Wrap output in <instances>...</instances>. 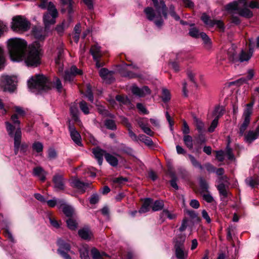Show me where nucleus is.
<instances>
[{
    "instance_id": "64",
    "label": "nucleus",
    "mask_w": 259,
    "mask_h": 259,
    "mask_svg": "<svg viewBox=\"0 0 259 259\" xmlns=\"http://www.w3.org/2000/svg\"><path fill=\"white\" fill-rule=\"evenodd\" d=\"M91 253L93 259H102V255L99 251L95 248L91 250Z\"/></svg>"
},
{
    "instance_id": "27",
    "label": "nucleus",
    "mask_w": 259,
    "mask_h": 259,
    "mask_svg": "<svg viewBox=\"0 0 259 259\" xmlns=\"http://www.w3.org/2000/svg\"><path fill=\"white\" fill-rule=\"evenodd\" d=\"M186 212L190 218L192 220L193 223H200L201 219L200 217L198 216V214L194 210H187Z\"/></svg>"
},
{
    "instance_id": "26",
    "label": "nucleus",
    "mask_w": 259,
    "mask_h": 259,
    "mask_svg": "<svg viewBox=\"0 0 259 259\" xmlns=\"http://www.w3.org/2000/svg\"><path fill=\"white\" fill-rule=\"evenodd\" d=\"M244 138L246 143L251 144L258 138V136L253 131H249L246 134L244 135Z\"/></svg>"
},
{
    "instance_id": "62",
    "label": "nucleus",
    "mask_w": 259,
    "mask_h": 259,
    "mask_svg": "<svg viewBox=\"0 0 259 259\" xmlns=\"http://www.w3.org/2000/svg\"><path fill=\"white\" fill-rule=\"evenodd\" d=\"M139 126L144 133H146V120L145 118H138L137 119Z\"/></svg>"
},
{
    "instance_id": "37",
    "label": "nucleus",
    "mask_w": 259,
    "mask_h": 259,
    "mask_svg": "<svg viewBox=\"0 0 259 259\" xmlns=\"http://www.w3.org/2000/svg\"><path fill=\"white\" fill-rule=\"evenodd\" d=\"M121 74L123 77L130 78H135L138 76L137 73L133 72L132 71L128 70L126 68H125L121 71Z\"/></svg>"
},
{
    "instance_id": "63",
    "label": "nucleus",
    "mask_w": 259,
    "mask_h": 259,
    "mask_svg": "<svg viewBox=\"0 0 259 259\" xmlns=\"http://www.w3.org/2000/svg\"><path fill=\"white\" fill-rule=\"evenodd\" d=\"M14 109L15 112H16V114H17V116H20V117H23L26 114V111L24 110V109L20 106H15Z\"/></svg>"
},
{
    "instance_id": "56",
    "label": "nucleus",
    "mask_w": 259,
    "mask_h": 259,
    "mask_svg": "<svg viewBox=\"0 0 259 259\" xmlns=\"http://www.w3.org/2000/svg\"><path fill=\"white\" fill-rule=\"evenodd\" d=\"M32 149L37 153L40 152L43 149V145L39 142H34L32 145Z\"/></svg>"
},
{
    "instance_id": "20",
    "label": "nucleus",
    "mask_w": 259,
    "mask_h": 259,
    "mask_svg": "<svg viewBox=\"0 0 259 259\" xmlns=\"http://www.w3.org/2000/svg\"><path fill=\"white\" fill-rule=\"evenodd\" d=\"M33 174L35 176L38 177L41 181L44 182L45 181L47 172L42 167H36L34 168Z\"/></svg>"
},
{
    "instance_id": "2",
    "label": "nucleus",
    "mask_w": 259,
    "mask_h": 259,
    "mask_svg": "<svg viewBox=\"0 0 259 259\" xmlns=\"http://www.w3.org/2000/svg\"><path fill=\"white\" fill-rule=\"evenodd\" d=\"M152 1L155 11L147 7V18L150 21H153L157 27L161 28L164 23L162 15L165 19L167 18V7L163 1L160 2L157 0H152Z\"/></svg>"
},
{
    "instance_id": "42",
    "label": "nucleus",
    "mask_w": 259,
    "mask_h": 259,
    "mask_svg": "<svg viewBox=\"0 0 259 259\" xmlns=\"http://www.w3.org/2000/svg\"><path fill=\"white\" fill-rule=\"evenodd\" d=\"M147 147L150 149L155 150H157L159 146L158 144L155 141H153L151 138L147 137Z\"/></svg>"
},
{
    "instance_id": "51",
    "label": "nucleus",
    "mask_w": 259,
    "mask_h": 259,
    "mask_svg": "<svg viewBox=\"0 0 259 259\" xmlns=\"http://www.w3.org/2000/svg\"><path fill=\"white\" fill-rule=\"evenodd\" d=\"M219 122V117H215L212 121L210 125L208 128V132L210 133H213L217 127Z\"/></svg>"
},
{
    "instance_id": "13",
    "label": "nucleus",
    "mask_w": 259,
    "mask_h": 259,
    "mask_svg": "<svg viewBox=\"0 0 259 259\" xmlns=\"http://www.w3.org/2000/svg\"><path fill=\"white\" fill-rule=\"evenodd\" d=\"M113 74V71H110L105 68H101L99 70L100 76L108 83H111L114 80Z\"/></svg>"
},
{
    "instance_id": "50",
    "label": "nucleus",
    "mask_w": 259,
    "mask_h": 259,
    "mask_svg": "<svg viewBox=\"0 0 259 259\" xmlns=\"http://www.w3.org/2000/svg\"><path fill=\"white\" fill-rule=\"evenodd\" d=\"M105 125L106 127L111 130H115L116 129V125L114 120L111 119H107L105 121Z\"/></svg>"
},
{
    "instance_id": "5",
    "label": "nucleus",
    "mask_w": 259,
    "mask_h": 259,
    "mask_svg": "<svg viewBox=\"0 0 259 259\" xmlns=\"http://www.w3.org/2000/svg\"><path fill=\"white\" fill-rule=\"evenodd\" d=\"M30 28V22L24 16L21 15L13 17L11 23L12 30L18 33L27 31Z\"/></svg>"
},
{
    "instance_id": "49",
    "label": "nucleus",
    "mask_w": 259,
    "mask_h": 259,
    "mask_svg": "<svg viewBox=\"0 0 259 259\" xmlns=\"http://www.w3.org/2000/svg\"><path fill=\"white\" fill-rule=\"evenodd\" d=\"M61 250L64 251L65 252H68L70 250V244L68 243L62 241L60 243L59 248L58 249V253L60 252Z\"/></svg>"
},
{
    "instance_id": "6",
    "label": "nucleus",
    "mask_w": 259,
    "mask_h": 259,
    "mask_svg": "<svg viewBox=\"0 0 259 259\" xmlns=\"http://www.w3.org/2000/svg\"><path fill=\"white\" fill-rule=\"evenodd\" d=\"M58 13L55 5L52 2L49 3L48 12L44 15L43 21L45 28H48L51 25L56 23V19L58 17Z\"/></svg>"
},
{
    "instance_id": "44",
    "label": "nucleus",
    "mask_w": 259,
    "mask_h": 259,
    "mask_svg": "<svg viewBox=\"0 0 259 259\" xmlns=\"http://www.w3.org/2000/svg\"><path fill=\"white\" fill-rule=\"evenodd\" d=\"M161 98L162 101L164 103H167L170 100V93L168 90L163 89L162 91Z\"/></svg>"
},
{
    "instance_id": "30",
    "label": "nucleus",
    "mask_w": 259,
    "mask_h": 259,
    "mask_svg": "<svg viewBox=\"0 0 259 259\" xmlns=\"http://www.w3.org/2000/svg\"><path fill=\"white\" fill-rule=\"evenodd\" d=\"M217 189L221 196H223L224 198H227L228 196V192L226 189V185L224 183H220L219 185L217 186Z\"/></svg>"
},
{
    "instance_id": "1",
    "label": "nucleus",
    "mask_w": 259,
    "mask_h": 259,
    "mask_svg": "<svg viewBox=\"0 0 259 259\" xmlns=\"http://www.w3.org/2000/svg\"><path fill=\"white\" fill-rule=\"evenodd\" d=\"M8 48L11 60L20 62L24 60L28 66L36 67L40 63L41 46L37 41L33 42L27 49V43L20 38H10Z\"/></svg>"
},
{
    "instance_id": "10",
    "label": "nucleus",
    "mask_w": 259,
    "mask_h": 259,
    "mask_svg": "<svg viewBox=\"0 0 259 259\" xmlns=\"http://www.w3.org/2000/svg\"><path fill=\"white\" fill-rule=\"evenodd\" d=\"M58 206L61 209L64 214L69 218H71L74 214V209L72 206L66 204L63 200H58Z\"/></svg>"
},
{
    "instance_id": "35",
    "label": "nucleus",
    "mask_w": 259,
    "mask_h": 259,
    "mask_svg": "<svg viewBox=\"0 0 259 259\" xmlns=\"http://www.w3.org/2000/svg\"><path fill=\"white\" fill-rule=\"evenodd\" d=\"M164 207V202L161 200H157L155 201L151 206L152 211H157L162 210Z\"/></svg>"
},
{
    "instance_id": "31",
    "label": "nucleus",
    "mask_w": 259,
    "mask_h": 259,
    "mask_svg": "<svg viewBox=\"0 0 259 259\" xmlns=\"http://www.w3.org/2000/svg\"><path fill=\"white\" fill-rule=\"evenodd\" d=\"M169 175L171 178V180L169 181L171 187L175 189L176 190H179V188L177 183L178 179L176 174L173 171H170Z\"/></svg>"
},
{
    "instance_id": "21",
    "label": "nucleus",
    "mask_w": 259,
    "mask_h": 259,
    "mask_svg": "<svg viewBox=\"0 0 259 259\" xmlns=\"http://www.w3.org/2000/svg\"><path fill=\"white\" fill-rule=\"evenodd\" d=\"M239 4H243L244 7H249L251 9H259V3L256 1H251L248 2L247 0H238Z\"/></svg>"
},
{
    "instance_id": "12",
    "label": "nucleus",
    "mask_w": 259,
    "mask_h": 259,
    "mask_svg": "<svg viewBox=\"0 0 259 259\" xmlns=\"http://www.w3.org/2000/svg\"><path fill=\"white\" fill-rule=\"evenodd\" d=\"M53 182L55 185V188L60 190H63L65 189V182L63 177L62 175L56 174L53 178Z\"/></svg>"
},
{
    "instance_id": "9",
    "label": "nucleus",
    "mask_w": 259,
    "mask_h": 259,
    "mask_svg": "<svg viewBox=\"0 0 259 259\" xmlns=\"http://www.w3.org/2000/svg\"><path fill=\"white\" fill-rule=\"evenodd\" d=\"M59 73L63 76L65 81L71 82L76 75L82 74V71L73 65L71 66L69 70H66L64 74L63 72Z\"/></svg>"
},
{
    "instance_id": "34",
    "label": "nucleus",
    "mask_w": 259,
    "mask_h": 259,
    "mask_svg": "<svg viewBox=\"0 0 259 259\" xmlns=\"http://www.w3.org/2000/svg\"><path fill=\"white\" fill-rule=\"evenodd\" d=\"M128 134L130 137L135 141H140L142 143H146V137L144 135H140L137 137L136 134L131 130H128Z\"/></svg>"
},
{
    "instance_id": "11",
    "label": "nucleus",
    "mask_w": 259,
    "mask_h": 259,
    "mask_svg": "<svg viewBox=\"0 0 259 259\" xmlns=\"http://www.w3.org/2000/svg\"><path fill=\"white\" fill-rule=\"evenodd\" d=\"M90 183H83L77 179H74L71 182V186L74 188H77L81 193H83L87 188L90 187Z\"/></svg>"
},
{
    "instance_id": "32",
    "label": "nucleus",
    "mask_w": 259,
    "mask_h": 259,
    "mask_svg": "<svg viewBox=\"0 0 259 259\" xmlns=\"http://www.w3.org/2000/svg\"><path fill=\"white\" fill-rule=\"evenodd\" d=\"M106 161L112 166H116L118 164V160L114 155L107 153L105 155Z\"/></svg>"
},
{
    "instance_id": "28",
    "label": "nucleus",
    "mask_w": 259,
    "mask_h": 259,
    "mask_svg": "<svg viewBox=\"0 0 259 259\" xmlns=\"http://www.w3.org/2000/svg\"><path fill=\"white\" fill-rule=\"evenodd\" d=\"M206 132H198V134L195 137L196 143L201 145L206 143L207 140L205 136Z\"/></svg>"
},
{
    "instance_id": "14",
    "label": "nucleus",
    "mask_w": 259,
    "mask_h": 259,
    "mask_svg": "<svg viewBox=\"0 0 259 259\" xmlns=\"http://www.w3.org/2000/svg\"><path fill=\"white\" fill-rule=\"evenodd\" d=\"M69 130L72 140L78 146H82L81 137L73 125H69Z\"/></svg>"
},
{
    "instance_id": "16",
    "label": "nucleus",
    "mask_w": 259,
    "mask_h": 259,
    "mask_svg": "<svg viewBox=\"0 0 259 259\" xmlns=\"http://www.w3.org/2000/svg\"><path fill=\"white\" fill-rule=\"evenodd\" d=\"M79 236L83 239L90 240L93 237V234L90 229L88 227H84L78 232Z\"/></svg>"
},
{
    "instance_id": "36",
    "label": "nucleus",
    "mask_w": 259,
    "mask_h": 259,
    "mask_svg": "<svg viewBox=\"0 0 259 259\" xmlns=\"http://www.w3.org/2000/svg\"><path fill=\"white\" fill-rule=\"evenodd\" d=\"M194 122L196 129L198 132H206L204 123L200 119L195 117Z\"/></svg>"
},
{
    "instance_id": "58",
    "label": "nucleus",
    "mask_w": 259,
    "mask_h": 259,
    "mask_svg": "<svg viewBox=\"0 0 259 259\" xmlns=\"http://www.w3.org/2000/svg\"><path fill=\"white\" fill-rule=\"evenodd\" d=\"M85 96L88 98L89 100L92 103L94 101V96L92 92L91 87L90 84L87 85V90Z\"/></svg>"
},
{
    "instance_id": "25",
    "label": "nucleus",
    "mask_w": 259,
    "mask_h": 259,
    "mask_svg": "<svg viewBox=\"0 0 259 259\" xmlns=\"http://www.w3.org/2000/svg\"><path fill=\"white\" fill-rule=\"evenodd\" d=\"M238 14L241 16L246 18H250L253 16V13L250 11L248 7L243 8H239L238 10Z\"/></svg>"
},
{
    "instance_id": "19",
    "label": "nucleus",
    "mask_w": 259,
    "mask_h": 259,
    "mask_svg": "<svg viewBox=\"0 0 259 259\" xmlns=\"http://www.w3.org/2000/svg\"><path fill=\"white\" fill-rule=\"evenodd\" d=\"M186 236L184 234H180L174 240V248L185 247L184 243L186 240Z\"/></svg>"
},
{
    "instance_id": "38",
    "label": "nucleus",
    "mask_w": 259,
    "mask_h": 259,
    "mask_svg": "<svg viewBox=\"0 0 259 259\" xmlns=\"http://www.w3.org/2000/svg\"><path fill=\"white\" fill-rule=\"evenodd\" d=\"M68 228L71 230H75L77 228V222L76 220L72 218H69L66 220Z\"/></svg>"
},
{
    "instance_id": "4",
    "label": "nucleus",
    "mask_w": 259,
    "mask_h": 259,
    "mask_svg": "<svg viewBox=\"0 0 259 259\" xmlns=\"http://www.w3.org/2000/svg\"><path fill=\"white\" fill-rule=\"evenodd\" d=\"M28 86L30 90L36 89L39 91H47L51 89L48 78L40 74L32 77L28 81Z\"/></svg>"
},
{
    "instance_id": "24",
    "label": "nucleus",
    "mask_w": 259,
    "mask_h": 259,
    "mask_svg": "<svg viewBox=\"0 0 259 259\" xmlns=\"http://www.w3.org/2000/svg\"><path fill=\"white\" fill-rule=\"evenodd\" d=\"M44 31L41 28L35 27L32 29V34L38 40H43L45 39V35L44 34Z\"/></svg>"
},
{
    "instance_id": "41",
    "label": "nucleus",
    "mask_w": 259,
    "mask_h": 259,
    "mask_svg": "<svg viewBox=\"0 0 259 259\" xmlns=\"http://www.w3.org/2000/svg\"><path fill=\"white\" fill-rule=\"evenodd\" d=\"M201 20L204 22V23L208 25L210 27L214 26V23H213V20L210 19V17L206 15L205 13H203L201 17Z\"/></svg>"
},
{
    "instance_id": "40",
    "label": "nucleus",
    "mask_w": 259,
    "mask_h": 259,
    "mask_svg": "<svg viewBox=\"0 0 259 259\" xmlns=\"http://www.w3.org/2000/svg\"><path fill=\"white\" fill-rule=\"evenodd\" d=\"M199 186L203 192H208L209 186L206 181L203 178H200L199 180Z\"/></svg>"
},
{
    "instance_id": "8",
    "label": "nucleus",
    "mask_w": 259,
    "mask_h": 259,
    "mask_svg": "<svg viewBox=\"0 0 259 259\" xmlns=\"http://www.w3.org/2000/svg\"><path fill=\"white\" fill-rule=\"evenodd\" d=\"M16 78L7 75H2L0 78V87L5 91L12 92L15 87Z\"/></svg>"
},
{
    "instance_id": "52",
    "label": "nucleus",
    "mask_w": 259,
    "mask_h": 259,
    "mask_svg": "<svg viewBox=\"0 0 259 259\" xmlns=\"http://www.w3.org/2000/svg\"><path fill=\"white\" fill-rule=\"evenodd\" d=\"M79 107L80 110L83 112L85 114H88L90 113L89 107L87 104V103L84 101H82L79 103Z\"/></svg>"
},
{
    "instance_id": "45",
    "label": "nucleus",
    "mask_w": 259,
    "mask_h": 259,
    "mask_svg": "<svg viewBox=\"0 0 259 259\" xmlns=\"http://www.w3.org/2000/svg\"><path fill=\"white\" fill-rule=\"evenodd\" d=\"M68 22L63 21L61 24L57 26L56 30L59 34L61 35L63 34L64 30L68 27Z\"/></svg>"
},
{
    "instance_id": "57",
    "label": "nucleus",
    "mask_w": 259,
    "mask_h": 259,
    "mask_svg": "<svg viewBox=\"0 0 259 259\" xmlns=\"http://www.w3.org/2000/svg\"><path fill=\"white\" fill-rule=\"evenodd\" d=\"M247 81L248 80L246 77H241L236 80L231 82V84L233 85L240 86L243 84L247 83Z\"/></svg>"
},
{
    "instance_id": "61",
    "label": "nucleus",
    "mask_w": 259,
    "mask_h": 259,
    "mask_svg": "<svg viewBox=\"0 0 259 259\" xmlns=\"http://www.w3.org/2000/svg\"><path fill=\"white\" fill-rule=\"evenodd\" d=\"M213 23H214V26L215 25H217V27L220 29L221 31H224L225 30V24L223 21L222 20H213Z\"/></svg>"
},
{
    "instance_id": "18",
    "label": "nucleus",
    "mask_w": 259,
    "mask_h": 259,
    "mask_svg": "<svg viewBox=\"0 0 259 259\" xmlns=\"http://www.w3.org/2000/svg\"><path fill=\"white\" fill-rule=\"evenodd\" d=\"M11 119L13 122V123L14 124V125H13L12 123H10L8 121H7L5 122L6 126V130H7V127L8 126V124H11L12 127H13L12 129L13 131V133H15L17 132V128L19 127L20 130L21 131V128L20 126V121L18 120V117L17 116V114H13L11 116Z\"/></svg>"
},
{
    "instance_id": "60",
    "label": "nucleus",
    "mask_w": 259,
    "mask_h": 259,
    "mask_svg": "<svg viewBox=\"0 0 259 259\" xmlns=\"http://www.w3.org/2000/svg\"><path fill=\"white\" fill-rule=\"evenodd\" d=\"M70 110L72 116L74 118H77L78 114V110L77 105L75 104L71 105Z\"/></svg>"
},
{
    "instance_id": "39",
    "label": "nucleus",
    "mask_w": 259,
    "mask_h": 259,
    "mask_svg": "<svg viewBox=\"0 0 259 259\" xmlns=\"http://www.w3.org/2000/svg\"><path fill=\"white\" fill-rule=\"evenodd\" d=\"M183 141L185 145L189 149H192L193 148V139L191 136L185 135L183 137Z\"/></svg>"
},
{
    "instance_id": "29",
    "label": "nucleus",
    "mask_w": 259,
    "mask_h": 259,
    "mask_svg": "<svg viewBox=\"0 0 259 259\" xmlns=\"http://www.w3.org/2000/svg\"><path fill=\"white\" fill-rule=\"evenodd\" d=\"M245 181L251 188H254L259 185V176H256L255 178L249 177L246 179Z\"/></svg>"
},
{
    "instance_id": "7",
    "label": "nucleus",
    "mask_w": 259,
    "mask_h": 259,
    "mask_svg": "<svg viewBox=\"0 0 259 259\" xmlns=\"http://www.w3.org/2000/svg\"><path fill=\"white\" fill-rule=\"evenodd\" d=\"M253 113V108L245 106L243 111L242 117L243 118V122L239 127V134L240 136H243L245 131L248 126L251 119V116Z\"/></svg>"
},
{
    "instance_id": "43",
    "label": "nucleus",
    "mask_w": 259,
    "mask_h": 259,
    "mask_svg": "<svg viewBox=\"0 0 259 259\" xmlns=\"http://www.w3.org/2000/svg\"><path fill=\"white\" fill-rule=\"evenodd\" d=\"M225 111V108L223 107H221L219 105L217 106L213 111V115L219 117V119L224 115Z\"/></svg>"
},
{
    "instance_id": "53",
    "label": "nucleus",
    "mask_w": 259,
    "mask_h": 259,
    "mask_svg": "<svg viewBox=\"0 0 259 259\" xmlns=\"http://www.w3.org/2000/svg\"><path fill=\"white\" fill-rule=\"evenodd\" d=\"M145 212H146V199L143 202L142 207H141L140 209L138 211H137L136 210L132 211H131L130 212V213L132 217H134L137 213L142 214L143 213H145Z\"/></svg>"
},
{
    "instance_id": "54",
    "label": "nucleus",
    "mask_w": 259,
    "mask_h": 259,
    "mask_svg": "<svg viewBox=\"0 0 259 259\" xmlns=\"http://www.w3.org/2000/svg\"><path fill=\"white\" fill-rule=\"evenodd\" d=\"M199 31L196 27L191 28L189 30V34L192 37L198 38L199 37Z\"/></svg>"
},
{
    "instance_id": "48",
    "label": "nucleus",
    "mask_w": 259,
    "mask_h": 259,
    "mask_svg": "<svg viewBox=\"0 0 259 259\" xmlns=\"http://www.w3.org/2000/svg\"><path fill=\"white\" fill-rule=\"evenodd\" d=\"M225 9L228 11H234V10H239L238 8V3L237 2L234 1L232 3H230L229 4H227L226 7Z\"/></svg>"
},
{
    "instance_id": "46",
    "label": "nucleus",
    "mask_w": 259,
    "mask_h": 259,
    "mask_svg": "<svg viewBox=\"0 0 259 259\" xmlns=\"http://www.w3.org/2000/svg\"><path fill=\"white\" fill-rule=\"evenodd\" d=\"M189 158L193 166L199 168L200 170L203 169V166L193 155L189 154Z\"/></svg>"
},
{
    "instance_id": "22",
    "label": "nucleus",
    "mask_w": 259,
    "mask_h": 259,
    "mask_svg": "<svg viewBox=\"0 0 259 259\" xmlns=\"http://www.w3.org/2000/svg\"><path fill=\"white\" fill-rule=\"evenodd\" d=\"M90 52L95 60L99 59L102 56L100 47L97 45L91 47Z\"/></svg>"
},
{
    "instance_id": "59",
    "label": "nucleus",
    "mask_w": 259,
    "mask_h": 259,
    "mask_svg": "<svg viewBox=\"0 0 259 259\" xmlns=\"http://www.w3.org/2000/svg\"><path fill=\"white\" fill-rule=\"evenodd\" d=\"M169 14L176 20L178 21L180 19V16L176 13L175 11V7L173 5H170L169 8Z\"/></svg>"
},
{
    "instance_id": "17",
    "label": "nucleus",
    "mask_w": 259,
    "mask_h": 259,
    "mask_svg": "<svg viewBox=\"0 0 259 259\" xmlns=\"http://www.w3.org/2000/svg\"><path fill=\"white\" fill-rule=\"evenodd\" d=\"M64 51L62 49H58L57 57L55 59V63L58 68V72H62L63 70V65L62 63L63 59Z\"/></svg>"
},
{
    "instance_id": "47",
    "label": "nucleus",
    "mask_w": 259,
    "mask_h": 259,
    "mask_svg": "<svg viewBox=\"0 0 259 259\" xmlns=\"http://www.w3.org/2000/svg\"><path fill=\"white\" fill-rule=\"evenodd\" d=\"M251 57V54H248L245 51L242 50L239 56V60L240 62L248 61Z\"/></svg>"
},
{
    "instance_id": "23",
    "label": "nucleus",
    "mask_w": 259,
    "mask_h": 259,
    "mask_svg": "<svg viewBox=\"0 0 259 259\" xmlns=\"http://www.w3.org/2000/svg\"><path fill=\"white\" fill-rule=\"evenodd\" d=\"M175 254L177 259H187L188 253L185 250V247L175 248Z\"/></svg>"
},
{
    "instance_id": "3",
    "label": "nucleus",
    "mask_w": 259,
    "mask_h": 259,
    "mask_svg": "<svg viewBox=\"0 0 259 259\" xmlns=\"http://www.w3.org/2000/svg\"><path fill=\"white\" fill-rule=\"evenodd\" d=\"M8 124V126L7 127V132L8 135L10 136V137L13 138L14 140V149L15 154H18L19 150L22 153H25L28 149V145L24 142L21 143V131H20L18 127L17 128V132L15 133H13V131L12 130L13 127L11 124Z\"/></svg>"
},
{
    "instance_id": "33",
    "label": "nucleus",
    "mask_w": 259,
    "mask_h": 259,
    "mask_svg": "<svg viewBox=\"0 0 259 259\" xmlns=\"http://www.w3.org/2000/svg\"><path fill=\"white\" fill-rule=\"evenodd\" d=\"M160 217L161 219H165V218H167L170 220H172L177 218V215L170 213L168 209H163L162 211L160 213Z\"/></svg>"
},
{
    "instance_id": "15",
    "label": "nucleus",
    "mask_w": 259,
    "mask_h": 259,
    "mask_svg": "<svg viewBox=\"0 0 259 259\" xmlns=\"http://www.w3.org/2000/svg\"><path fill=\"white\" fill-rule=\"evenodd\" d=\"M92 153L94 155L95 158L97 160L98 164L100 165H102L103 156L105 157V155L107 154L106 151L99 147H96L92 149Z\"/></svg>"
},
{
    "instance_id": "55",
    "label": "nucleus",
    "mask_w": 259,
    "mask_h": 259,
    "mask_svg": "<svg viewBox=\"0 0 259 259\" xmlns=\"http://www.w3.org/2000/svg\"><path fill=\"white\" fill-rule=\"evenodd\" d=\"M80 256L81 259H90L89 256V251L85 247L79 249Z\"/></svg>"
}]
</instances>
